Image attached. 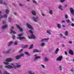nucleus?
Here are the masks:
<instances>
[{
    "mask_svg": "<svg viewBox=\"0 0 74 74\" xmlns=\"http://www.w3.org/2000/svg\"><path fill=\"white\" fill-rule=\"evenodd\" d=\"M16 66L15 65L14 63H12L11 64V65H6L5 66V67L7 69H16L17 68H20L21 67V65L20 64V62L17 63H16Z\"/></svg>",
    "mask_w": 74,
    "mask_h": 74,
    "instance_id": "1",
    "label": "nucleus"
},
{
    "mask_svg": "<svg viewBox=\"0 0 74 74\" xmlns=\"http://www.w3.org/2000/svg\"><path fill=\"white\" fill-rule=\"evenodd\" d=\"M23 35V33H21V34H18V36H19V37H18L17 38V39H18L20 40H23V39H25V38L23 37H21V36H22Z\"/></svg>",
    "mask_w": 74,
    "mask_h": 74,
    "instance_id": "2",
    "label": "nucleus"
},
{
    "mask_svg": "<svg viewBox=\"0 0 74 74\" xmlns=\"http://www.w3.org/2000/svg\"><path fill=\"white\" fill-rule=\"evenodd\" d=\"M29 33H31L32 34V35H31L30 36H28V38H29V39H31V38H33V39H34V38H36V36L33 35V32H32V30H30L29 31Z\"/></svg>",
    "mask_w": 74,
    "mask_h": 74,
    "instance_id": "3",
    "label": "nucleus"
},
{
    "mask_svg": "<svg viewBox=\"0 0 74 74\" xmlns=\"http://www.w3.org/2000/svg\"><path fill=\"white\" fill-rule=\"evenodd\" d=\"M32 19L35 22H39V21H41L40 18L38 16H36L35 17H33L32 18Z\"/></svg>",
    "mask_w": 74,
    "mask_h": 74,
    "instance_id": "4",
    "label": "nucleus"
},
{
    "mask_svg": "<svg viewBox=\"0 0 74 74\" xmlns=\"http://www.w3.org/2000/svg\"><path fill=\"white\" fill-rule=\"evenodd\" d=\"M34 61H36L38 59H40L41 58V56H38V55L35 54L34 56Z\"/></svg>",
    "mask_w": 74,
    "mask_h": 74,
    "instance_id": "5",
    "label": "nucleus"
},
{
    "mask_svg": "<svg viewBox=\"0 0 74 74\" xmlns=\"http://www.w3.org/2000/svg\"><path fill=\"white\" fill-rule=\"evenodd\" d=\"M14 27H11V28L10 29V33H13V34H16V33L15 31H13Z\"/></svg>",
    "mask_w": 74,
    "mask_h": 74,
    "instance_id": "6",
    "label": "nucleus"
},
{
    "mask_svg": "<svg viewBox=\"0 0 74 74\" xmlns=\"http://www.w3.org/2000/svg\"><path fill=\"white\" fill-rule=\"evenodd\" d=\"M7 18V15L6 14H5L3 16L1 14H0V18L1 19L2 18Z\"/></svg>",
    "mask_w": 74,
    "mask_h": 74,
    "instance_id": "7",
    "label": "nucleus"
},
{
    "mask_svg": "<svg viewBox=\"0 0 74 74\" xmlns=\"http://www.w3.org/2000/svg\"><path fill=\"white\" fill-rule=\"evenodd\" d=\"M27 26L28 28H29V29H31L32 30H33V28L30 24L27 23Z\"/></svg>",
    "mask_w": 74,
    "mask_h": 74,
    "instance_id": "8",
    "label": "nucleus"
},
{
    "mask_svg": "<svg viewBox=\"0 0 74 74\" xmlns=\"http://www.w3.org/2000/svg\"><path fill=\"white\" fill-rule=\"evenodd\" d=\"M0 4H4V5H7V3H6L4 1H3L1 0H0Z\"/></svg>",
    "mask_w": 74,
    "mask_h": 74,
    "instance_id": "9",
    "label": "nucleus"
},
{
    "mask_svg": "<svg viewBox=\"0 0 74 74\" xmlns=\"http://www.w3.org/2000/svg\"><path fill=\"white\" fill-rule=\"evenodd\" d=\"M63 57L62 56H60L57 59V60H58L59 61H61L62 60Z\"/></svg>",
    "mask_w": 74,
    "mask_h": 74,
    "instance_id": "10",
    "label": "nucleus"
},
{
    "mask_svg": "<svg viewBox=\"0 0 74 74\" xmlns=\"http://www.w3.org/2000/svg\"><path fill=\"white\" fill-rule=\"evenodd\" d=\"M70 10L71 13L72 15L74 16V10L73 8H71Z\"/></svg>",
    "mask_w": 74,
    "mask_h": 74,
    "instance_id": "11",
    "label": "nucleus"
},
{
    "mask_svg": "<svg viewBox=\"0 0 74 74\" xmlns=\"http://www.w3.org/2000/svg\"><path fill=\"white\" fill-rule=\"evenodd\" d=\"M52 32V31L51 30H47V33L49 35H51V34H52L51 33Z\"/></svg>",
    "mask_w": 74,
    "mask_h": 74,
    "instance_id": "12",
    "label": "nucleus"
},
{
    "mask_svg": "<svg viewBox=\"0 0 74 74\" xmlns=\"http://www.w3.org/2000/svg\"><path fill=\"white\" fill-rule=\"evenodd\" d=\"M16 26L17 27H18V28L19 29V30L20 31V32H23V29L22 28L20 27L19 26L17 25H16Z\"/></svg>",
    "mask_w": 74,
    "mask_h": 74,
    "instance_id": "13",
    "label": "nucleus"
},
{
    "mask_svg": "<svg viewBox=\"0 0 74 74\" xmlns=\"http://www.w3.org/2000/svg\"><path fill=\"white\" fill-rule=\"evenodd\" d=\"M5 61H6V62H11V61H12V60L11 58H9L6 59L5 60Z\"/></svg>",
    "mask_w": 74,
    "mask_h": 74,
    "instance_id": "14",
    "label": "nucleus"
},
{
    "mask_svg": "<svg viewBox=\"0 0 74 74\" xmlns=\"http://www.w3.org/2000/svg\"><path fill=\"white\" fill-rule=\"evenodd\" d=\"M49 40V38H43V39H42L40 41H41V42H44V41H47V40Z\"/></svg>",
    "mask_w": 74,
    "mask_h": 74,
    "instance_id": "15",
    "label": "nucleus"
},
{
    "mask_svg": "<svg viewBox=\"0 0 74 74\" xmlns=\"http://www.w3.org/2000/svg\"><path fill=\"white\" fill-rule=\"evenodd\" d=\"M69 53L71 55H74V52H73V51L71 50H70L69 51Z\"/></svg>",
    "mask_w": 74,
    "mask_h": 74,
    "instance_id": "16",
    "label": "nucleus"
},
{
    "mask_svg": "<svg viewBox=\"0 0 74 74\" xmlns=\"http://www.w3.org/2000/svg\"><path fill=\"white\" fill-rule=\"evenodd\" d=\"M34 52H40L41 51L38 50L37 49H34L33 50Z\"/></svg>",
    "mask_w": 74,
    "mask_h": 74,
    "instance_id": "17",
    "label": "nucleus"
},
{
    "mask_svg": "<svg viewBox=\"0 0 74 74\" xmlns=\"http://www.w3.org/2000/svg\"><path fill=\"white\" fill-rule=\"evenodd\" d=\"M8 27V25H4L2 27V29H5L7 28Z\"/></svg>",
    "mask_w": 74,
    "mask_h": 74,
    "instance_id": "18",
    "label": "nucleus"
},
{
    "mask_svg": "<svg viewBox=\"0 0 74 74\" xmlns=\"http://www.w3.org/2000/svg\"><path fill=\"white\" fill-rule=\"evenodd\" d=\"M58 69H59L60 71H62V69H63L62 66L60 65H59L58 67Z\"/></svg>",
    "mask_w": 74,
    "mask_h": 74,
    "instance_id": "19",
    "label": "nucleus"
},
{
    "mask_svg": "<svg viewBox=\"0 0 74 74\" xmlns=\"http://www.w3.org/2000/svg\"><path fill=\"white\" fill-rule=\"evenodd\" d=\"M13 43V42L12 41H11L9 42L8 44V47H10L11 45H12V44Z\"/></svg>",
    "mask_w": 74,
    "mask_h": 74,
    "instance_id": "20",
    "label": "nucleus"
},
{
    "mask_svg": "<svg viewBox=\"0 0 74 74\" xmlns=\"http://www.w3.org/2000/svg\"><path fill=\"white\" fill-rule=\"evenodd\" d=\"M32 13V14L33 15H36V12L34 10H32L31 11Z\"/></svg>",
    "mask_w": 74,
    "mask_h": 74,
    "instance_id": "21",
    "label": "nucleus"
},
{
    "mask_svg": "<svg viewBox=\"0 0 74 74\" xmlns=\"http://www.w3.org/2000/svg\"><path fill=\"white\" fill-rule=\"evenodd\" d=\"M62 5H60L58 6V8H59V9L61 10V11H63V8H62Z\"/></svg>",
    "mask_w": 74,
    "mask_h": 74,
    "instance_id": "22",
    "label": "nucleus"
},
{
    "mask_svg": "<svg viewBox=\"0 0 74 74\" xmlns=\"http://www.w3.org/2000/svg\"><path fill=\"white\" fill-rule=\"evenodd\" d=\"M69 32L68 31H66L65 32L64 35L66 36H69Z\"/></svg>",
    "mask_w": 74,
    "mask_h": 74,
    "instance_id": "23",
    "label": "nucleus"
},
{
    "mask_svg": "<svg viewBox=\"0 0 74 74\" xmlns=\"http://www.w3.org/2000/svg\"><path fill=\"white\" fill-rule=\"evenodd\" d=\"M15 58L16 59H19L21 58V56L19 55L16 56L15 57Z\"/></svg>",
    "mask_w": 74,
    "mask_h": 74,
    "instance_id": "24",
    "label": "nucleus"
},
{
    "mask_svg": "<svg viewBox=\"0 0 74 74\" xmlns=\"http://www.w3.org/2000/svg\"><path fill=\"white\" fill-rule=\"evenodd\" d=\"M59 51V49L57 48L55 51V53H56V54H57V53H58Z\"/></svg>",
    "mask_w": 74,
    "mask_h": 74,
    "instance_id": "25",
    "label": "nucleus"
},
{
    "mask_svg": "<svg viewBox=\"0 0 74 74\" xmlns=\"http://www.w3.org/2000/svg\"><path fill=\"white\" fill-rule=\"evenodd\" d=\"M49 60V59L48 58L45 57L44 58V61L45 62H48V61Z\"/></svg>",
    "mask_w": 74,
    "mask_h": 74,
    "instance_id": "26",
    "label": "nucleus"
},
{
    "mask_svg": "<svg viewBox=\"0 0 74 74\" xmlns=\"http://www.w3.org/2000/svg\"><path fill=\"white\" fill-rule=\"evenodd\" d=\"M45 45V44L44 42L42 43L40 45V46H41V47H44Z\"/></svg>",
    "mask_w": 74,
    "mask_h": 74,
    "instance_id": "27",
    "label": "nucleus"
},
{
    "mask_svg": "<svg viewBox=\"0 0 74 74\" xmlns=\"http://www.w3.org/2000/svg\"><path fill=\"white\" fill-rule=\"evenodd\" d=\"M25 55H26L28 56H30V54L28 52H25Z\"/></svg>",
    "mask_w": 74,
    "mask_h": 74,
    "instance_id": "28",
    "label": "nucleus"
},
{
    "mask_svg": "<svg viewBox=\"0 0 74 74\" xmlns=\"http://www.w3.org/2000/svg\"><path fill=\"white\" fill-rule=\"evenodd\" d=\"M57 26L58 27V28H61V25L60 24H58L57 25Z\"/></svg>",
    "mask_w": 74,
    "mask_h": 74,
    "instance_id": "29",
    "label": "nucleus"
},
{
    "mask_svg": "<svg viewBox=\"0 0 74 74\" xmlns=\"http://www.w3.org/2000/svg\"><path fill=\"white\" fill-rule=\"evenodd\" d=\"M5 11L6 14H8L9 13V10H8V9H6Z\"/></svg>",
    "mask_w": 74,
    "mask_h": 74,
    "instance_id": "30",
    "label": "nucleus"
},
{
    "mask_svg": "<svg viewBox=\"0 0 74 74\" xmlns=\"http://www.w3.org/2000/svg\"><path fill=\"white\" fill-rule=\"evenodd\" d=\"M11 51H12V49H9L7 51V52L8 53H10V52H11Z\"/></svg>",
    "mask_w": 74,
    "mask_h": 74,
    "instance_id": "31",
    "label": "nucleus"
},
{
    "mask_svg": "<svg viewBox=\"0 0 74 74\" xmlns=\"http://www.w3.org/2000/svg\"><path fill=\"white\" fill-rule=\"evenodd\" d=\"M66 1V0H60V1L61 3H64Z\"/></svg>",
    "mask_w": 74,
    "mask_h": 74,
    "instance_id": "32",
    "label": "nucleus"
},
{
    "mask_svg": "<svg viewBox=\"0 0 74 74\" xmlns=\"http://www.w3.org/2000/svg\"><path fill=\"white\" fill-rule=\"evenodd\" d=\"M49 13L50 14H53V11L52 10H50L49 11Z\"/></svg>",
    "mask_w": 74,
    "mask_h": 74,
    "instance_id": "33",
    "label": "nucleus"
},
{
    "mask_svg": "<svg viewBox=\"0 0 74 74\" xmlns=\"http://www.w3.org/2000/svg\"><path fill=\"white\" fill-rule=\"evenodd\" d=\"M3 63L4 64H5L6 65H8L9 64V63L8 62H3Z\"/></svg>",
    "mask_w": 74,
    "mask_h": 74,
    "instance_id": "34",
    "label": "nucleus"
},
{
    "mask_svg": "<svg viewBox=\"0 0 74 74\" xmlns=\"http://www.w3.org/2000/svg\"><path fill=\"white\" fill-rule=\"evenodd\" d=\"M66 23H69L70 22V20L67 19L66 20Z\"/></svg>",
    "mask_w": 74,
    "mask_h": 74,
    "instance_id": "35",
    "label": "nucleus"
},
{
    "mask_svg": "<svg viewBox=\"0 0 74 74\" xmlns=\"http://www.w3.org/2000/svg\"><path fill=\"white\" fill-rule=\"evenodd\" d=\"M28 74H33V73H32V71H29L28 72Z\"/></svg>",
    "mask_w": 74,
    "mask_h": 74,
    "instance_id": "36",
    "label": "nucleus"
},
{
    "mask_svg": "<svg viewBox=\"0 0 74 74\" xmlns=\"http://www.w3.org/2000/svg\"><path fill=\"white\" fill-rule=\"evenodd\" d=\"M33 45H31L30 47L29 48V49H32V48H33Z\"/></svg>",
    "mask_w": 74,
    "mask_h": 74,
    "instance_id": "37",
    "label": "nucleus"
},
{
    "mask_svg": "<svg viewBox=\"0 0 74 74\" xmlns=\"http://www.w3.org/2000/svg\"><path fill=\"white\" fill-rule=\"evenodd\" d=\"M28 47V45H25L23 47V48H27Z\"/></svg>",
    "mask_w": 74,
    "mask_h": 74,
    "instance_id": "38",
    "label": "nucleus"
},
{
    "mask_svg": "<svg viewBox=\"0 0 74 74\" xmlns=\"http://www.w3.org/2000/svg\"><path fill=\"white\" fill-rule=\"evenodd\" d=\"M41 66H42V68H43V69H45V66H44V65L41 64Z\"/></svg>",
    "mask_w": 74,
    "mask_h": 74,
    "instance_id": "39",
    "label": "nucleus"
},
{
    "mask_svg": "<svg viewBox=\"0 0 74 74\" xmlns=\"http://www.w3.org/2000/svg\"><path fill=\"white\" fill-rule=\"evenodd\" d=\"M8 21L9 22H11V17H9L8 18Z\"/></svg>",
    "mask_w": 74,
    "mask_h": 74,
    "instance_id": "40",
    "label": "nucleus"
},
{
    "mask_svg": "<svg viewBox=\"0 0 74 74\" xmlns=\"http://www.w3.org/2000/svg\"><path fill=\"white\" fill-rule=\"evenodd\" d=\"M19 55L20 56V57H21V56H24V53H22V54H21Z\"/></svg>",
    "mask_w": 74,
    "mask_h": 74,
    "instance_id": "41",
    "label": "nucleus"
},
{
    "mask_svg": "<svg viewBox=\"0 0 74 74\" xmlns=\"http://www.w3.org/2000/svg\"><path fill=\"white\" fill-rule=\"evenodd\" d=\"M18 42L16 41L15 42H14V45H16L18 44Z\"/></svg>",
    "mask_w": 74,
    "mask_h": 74,
    "instance_id": "42",
    "label": "nucleus"
},
{
    "mask_svg": "<svg viewBox=\"0 0 74 74\" xmlns=\"http://www.w3.org/2000/svg\"><path fill=\"white\" fill-rule=\"evenodd\" d=\"M32 1L33 3H35V4H36V3H37V2H36V1L35 0H32Z\"/></svg>",
    "mask_w": 74,
    "mask_h": 74,
    "instance_id": "43",
    "label": "nucleus"
},
{
    "mask_svg": "<svg viewBox=\"0 0 74 74\" xmlns=\"http://www.w3.org/2000/svg\"><path fill=\"white\" fill-rule=\"evenodd\" d=\"M4 74H10V73L7 72H5Z\"/></svg>",
    "mask_w": 74,
    "mask_h": 74,
    "instance_id": "44",
    "label": "nucleus"
},
{
    "mask_svg": "<svg viewBox=\"0 0 74 74\" xmlns=\"http://www.w3.org/2000/svg\"><path fill=\"white\" fill-rule=\"evenodd\" d=\"M14 14L15 16H18V14H17V13H16V12H15Z\"/></svg>",
    "mask_w": 74,
    "mask_h": 74,
    "instance_id": "45",
    "label": "nucleus"
},
{
    "mask_svg": "<svg viewBox=\"0 0 74 74\" xmlns=\"http://www.w3.org/2000/svg\"><path fill=\"white\" fill-rule=\"evenodd\" d=\"M20 6H21V7H22L23 5L22 4V3H20L19 4Z\"/></svg>",
    "mask_w": 74,
    "mask_h": 74,
    "instance_id": "46",
    "label": "nucleus"
},
{
    "mask_svg": "<svg viewBox=\"0 0 74 74\" xmlns=\"http://www.w3.org/2000/svg\"><path fill=\"white\" fill-rule=\"evenodd\" d=\"M22 51H23V49H21V50H20L19 51V53H21V52H22Z\"/></svg>",
    "mask_w": 74,
    "mask_h": 74,
    "instance_id": "47",
    "label": "nucleus"
},
{
    "mask_svg": "<svg viewBox=\"0 0 74 74\" xmlns=\"http://www.w3.org/2000/svg\"><path fill=\"white\" fill-rule=\"evenodd\" d=\"M65 18H68V16H67V15L66 14L65 15Z\"/></svg>",
    "mask_w": 74,
    "mask_h": 74,
    "instance_id": "48",
    "label": "nucleus"
},
{
    "mask_svg": "<svg viewBox=\"0 0 74 74\" xmlns=\"http://www.w3.org/2000/svg\"><path fill=\"white\" fill-rule=\"evenodd\" d=\"M3 53H5H5H8L7 52V51H3Z\"/></svg>",
    "mask_w": 74,
    "mask_h": 74,
    "instance_id": "49",
    "label": "nucleus"
},
{
    "mask_svg": "<svg viewBox=\"0 0 74 74\" xmlns=\"http://www.w3.org/2000/svg\"><path fill=\"white\" fill-rule=\"evenodd\" d=\"M42 15L43 16H45V14H43L42 13Z\"/></svg>",
    "mask_w": 74,
    "mask_h": 74,
    "instance_id": "50",
    "label": "nucleus"
},
{
    "mask_svg": "<svg viewBox=\"0 0 74 74\" xmlns=\"http://www.w3.org/2000/svg\"><path fill=\"white\" fill-rule=\"evenodd\" d=\"M61 22H62V23H65V22H66V21L64 20H62L61 21Z\"/></svg>",
    "mask_w": 74,
    "mask_h": 74,
    "instance_id": "51",
    "label": "nucleus"
},
{
    "mask_svg": "<svg viewBox=\"0 0 74 74\" xmlns=\"http://www.w3.org/2000/svg\"><path fill=\"white\" fill-rule=\"evenodd\" d=\"M62 47H65V45H64L62 44Z\"/></svg>",
    "mask_w": 74,
    "mask_h": 74,
    "instance_id": "52",
    "label": "nucleus"
},
{
    "mask_svg": "<svg viewBox=\"0 0 74 74\" xmlns=\"http://www.w3.org/2000/svg\"><path fill=\"white\" fill-rule=\"evenodd\" d=\"M63 38H64V39H66L67 38L65 36H63Z\"/></svg>",
    "mask_w": 74,
    "mask_h": 74,
    "instance_id": "53",
    "label": "nucleus"
},
{
    "mask_svg": "<svg viewBox=\"0 0 74 74\" xmlns=\"http://www.w3.org/2000/svg\"><path fill=\"white\" fill-rule=\"evenodd\" d=\"M6 22H5V21H3V24H5V23H6Z\"/></svg>",
    "mask_w": 74,
    "mask_h": 74,
    "instance_id": "54",
    "label": "nucleus"
},
{
    "mask_svg": "<svg viewBox=\"0 0 74 74\" xmlns=\"http://www.w3.org/2000/svg\"><path fill=\"white\" fill-rule=\"evenodd\" d=\"M71 26H74V24L73 23H72L71 24Z\"/></svg>",
    "mask_w": 74,
    "mask_h": 74,
    "instance_id": "55",
    "label": "nucleus"
},
{
    "mask_svg": "<svg viewBox=\"0 0 74 74\" xmlns=\"http://www.w3.org/2000/svg\"><path fill=\"white\" fill-rule=\"evenodd\" d=\"M71 72H74V69H71Z\"/></svg>",
    "mask_w": 74,
    "mask_h": 74,
    "instance_id": "56",
    "label": "nucleus"
},
{
    "mask_svg": "<svg viewBox=\"0 0 74 74\" xmlns=\"http://www.w3.org/2000/svg\"><path fill=\"white\" fill-rule=\"evenodd\" d=\"M15 36H13V37H12V38H13V39L15 38Z\"/></svg>",
    "mask_w": 74,
    "mask_h": 74,
    "instance_id": "57",
    "label": "nucleus"
},
{
    "mask_svg": "<svg viewBox=\"0 0 74 74\" xmlns=\"http://www.w3.org/2000/svg\"><path fill=\"white\" fill-rule=\"evenodd\" d=\"M69 44H72V42L71 41H70L69 42Z\"/></svg>",
    "mask_w": 74,
    "mask_h": 74,
    "instance_id": "58",
    "label": "nucleus"
},
{
    "mask_svg": "<svg viewBox=\"0 0 74 74\" xmlns=\"http://www.w3.org/2000/svg\"><path fill=\"white\" fill-rule=\"evenodd\" d=\"M60 36H61V37H62V36H63V34H60Z\"/></svg>",
    "mask_w": 74,
    "mask_h": 74,
    "instance_id": "59",
    "label": "nucleus"
},
{
    "mask_svg": "<svg viewBox=\"0 0 74 74\" xmlns=\"http://www.w3.org/2000/svg\"><path fill=\"white\" fill-rule=\"evenodd\" d=\"M65 55H67V53L66 51L65 52Z\"/></svg>",
    "mask_w": 74,
    "mask_h": 74,
    "instance_id": "60",
    "label": "nucleus"
},
{
    "mask_svg": "<svg viewBox=\"0 0 74 74\" xmlns=\"http://www.w3.org/2000/svg\"><path fill=\"white\" fill-rule=\"evenodd\" d=\"M71 20H72V21H74V18H72Z\"/></svg>",
    "mask_w": 74,
    "mask_h": 74,
    "instance_id": "61",
    "label": "nucleus"
},
{
    "mask_svg": "<svg viewBox=\"0 0 74 74\" xmlns=\"http://www.w3.org/2000/svg\"><path fill=\"white\" fill-rule=\"evenodd\" d=\"M67 7V5H64V7Z\"/></svg>",
    "mask_w": 74,
    "mask_h": 74,
    "instance_id": "62",
    "label": "nucleus"
},
{
    "mask_svg": "<svg viewBox=\"0 0 74 74\" xmlns=\"http://www.w3.org/2000/svg\"><path fill=\"white\" fill-rule=\"evenodd\" d=\"M0 74H2V72L0 70Z\"/></svg>",
    "mask_w": 74,
    "mask_h": 74,
    "instance_id": "63",
    "label": "nucleus"
},
{
    "mask_svg": "<svg viewBox=\"0 0 74 74\" xmlns=\"http://www.w3.org/2000/svg\"><path fill=\"white\" fill-rule=\"evenodd\" d=\"M62 27H65V25H63Z\"/></svg>",
    "mask_w": 74,
    "mask_h": 74,
    "instance_id": "64",
    "label": "nucleus"
}]
</instances>
